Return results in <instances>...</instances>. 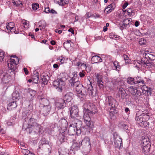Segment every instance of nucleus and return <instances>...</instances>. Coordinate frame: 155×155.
I'll return each instance as SVG.
<instances>
[{"label": "nucleus", "instance_id": "1", "mask_svg": "<svg viewBox=\"0 0 155 155\" xmlns=\"http://www.w3.org/2000/svg\"><path fill=\"white\" fill-rule=\"evenodd\" d=\"M135 119L138 124L143 128H151L153 125V122L150 120L149 115L143 113L140 115L136 114Z\"/></svg>", "mask_w": 155, "mask_h": 155}, {"label": "nucleus", "instance_id": "2", "mask_svg": "<svg viewBox=\"0 0 155 155\" xmlns=\"http://www.w3.org/2000/svg\"><path fill=\"white\" fill-rule=\"evenodd\" d=\"M140 146L142 152L145 154H148L150 151L151 143L147 136H142L140 141Z\"/></svg>", "mask_w": 155, "mask_h": 155}, {"label": "nucleus", "instance_id": "3", "mask_svg": "<svg viewBox=\"0 0 155 155\" xmlns=\"http://www.w3.org/2000/svg\"><path fill=\"white\" fill-rule=\"evenodd\" d=\"M81 122L78 121L76 123L75 127L70 125L68 128V133L69 135H74L77 134L78 135L80 134L81 132L82 129L80 128L81 126Z\"/></svg>", "mask_w": 155, "mask_h": 155}, {"label": "nucleus", "instance_id": "4", "mask_svg": "<svg viewBox=\"0 0 155 155\" xmlns=\"http://www.w3.org/2000/svg\"><path fill=\"white\" fill-rule=\"evenodd\" d=\"M66 80V78H61L59 79H58L53 82V85L57 89L58 91L61 92L63 88L65 86V81Z\"/></svg>", "mask_w": 155, "mask_h": 155}, {"label": "nucleus", "instance_id": "5", "mask_svg": "<svg viewBox=\"0 0 155 155\" xmlns=\"http://www.w3.org/2000/svg\"><path fill=\"white\" fill-rule=\"evenodd\" d=\"M19 59H16V60L14 59H9L7 61L9 71L11 72L16 71L17 69V65L18 64Z\"/></svg>", "mask_w": 155, "mask_h": 155}, {"label": "nucleus", "instance_id": "6", "mask_svg": "<svg viewBox=\"0 0 155 155\" xmlns=\"http://www.w3.org/2000/svg\"><path fill=\"white\" fill-rule=\"evenodd\" d=\"M81 145L82 146L83 151L86 153H88L90 151L91 143L89 138L87 137H85L82 140Z\"/></svg>", "mask_w": 155, "mask_h": 155}, {"label": "nucleus", "instance_id": "7", "mask_svg": "<svg viewBox=\"0 0 155 155\" xmlns=\"http://www.w3.org/2000/svg\"><path fill=\"white\" fill-rule=\"evenodd\" d=\"M39 148L43 150L42 155H49L51 153L52 148L49 144L40 145Z\"/></svg>", "mask_w": 155, "mask_h": 155}, {"label": "nucleus", "instance_id": "8", "mask_svg": "<svg viewBox=\"0 0 155 155\" xmlns=\"http://www.w3.org/2000/svg\"><path fill=\"white\" fill-rule=\"evenodd\" d=\"M87 93L90 97H93L97 95V89L95 87H93L91 82H90L89 84L87 85Z\"/></svg>", "mask_w": 155, "mask_h": 155}, {"label": "nucleus", "instance_id": "9", "mask_svg": "<svg viewBox=\"0 0 155 155\" xmlns=\"http://www.w3.org/2000/svg\"><path fill=\"white\" fill-rule=\"evenodd\" d=\"M114 138V143L115 147L118 148H120L122 145V139L118 136L116 132H114L113 133Z\"/></svg>", "mask_w": 155, "mask_h": 155}, {"label": "nucleus", "instance_id": "10", "mask_svg": "<svg viewBox=\"0 0 155 155\" xmlns=\"http://www.w3.org/2000/svg\"><path fill=\"white\" fill-rule=\"evenodd\" d=\"M86 104L87 108L84 109V111L89 113L90 115L94 114L97 112L96 107L92 103H89Z\"/></svg>", "mask_w": 155, "mask_h": 155}, {"label": "nucleus", "instance_id": "11", "mask_svg": "<svg viewBox=\"0 0 155 155\" xmlns=\"http://www.w3.org/2000/svg\"><path fill=\"white\" fill-rule=\"evenodd\" d=\"M85 112L84 115V121L87 126L90 128H92L94 127V124L93 122L91 121V119L90 116V115H91L89 113Z\"/></svg>", "mask_w": 155, "mask_h": 155}, {"label": "nucleus", "instance_id": "12", "mask_svg": "<svg viewBox=\"0 0 155 155\" xmlns=\"http://www.w3.org/2000/svg\"><path fill=\"white\" fill-rule=\"evenodd\" d=\"M42 130V127L39 124L36 127H34L27 131L30 134L32 133L33 134H41Z\"/></svg>", "mask_w": 155, "mask_h": 155}, {"label": "nucleus", "instance_id": "13", "mask_svg": "<svg viewBox=\"0 0 155 155\" xmlns=\"http://www.w3.org/2000/svg\"><path fill=\"white\" fill-rule=\"evenodd\" d=\"M56 107L59 109H62L66 106H68V104L62 98L58 99L55 103Z\"/></svg>", "mask_w": 155, "mask_h": 155}, {"label": "nucleus", "instance_id": "14", "mask_svg": "<svg viewBox=\"0 0 155 155\" xmlns=\"http://www.w3.org/2000/svg\"><path fill=\"white\" fill-rule=\"evenodd\" d=\"M107 103L112 108H116L118 105V104L115 99L111 96H108L106 99Z\"/></svg>", "mask_w": 155, "mask_h": 155}, {"label": "nucleus", "instance_id": "15", "mask_svg": "<svg viewBox=\"0 0 155 155\" xmlns=\"http://www.w3.org/2000/svg\"><path fill=\"white\" fill-rule=\"evenodd\" d=\"M38 124L37 120L33 118H30L28 123V126L26 129L27 131L35 127H36Z\"/></svg>", "mask_w": 155, "mask_h": 155}, {"label": "nucleus", "instance_id": "16", "mask_svg": "<svg viewBox=\"0 0 155 155\" xmlns=\"http://www.w3.org/2000/svg\"><path fill=\"white\" fill-rule=\"evenodd\" d=\"M51 105L43 106L41 108L40 113L45 117H46L49 114L51 110Z\"/></svg>", "mask_w": 155, "mask_h": 155}, {"label": "nucleus", "instance_id": "17", "mask_svg": "<svg viewBox=\"0 0 155 155\" xmlns=\"http://www.w3.org/2000/svg\"><path fill=\"white\" fill-rule=\"evenodd\" d=\"M78 110L75 106L71 107L70 110V116L72 118H76L78 115Z\"/></svg>", "mask_w": 155, "mask_h": 155}, {"label": "nucleus", "instance_id": "18", "mask_svg": "<svg viewBox=\"0 0 155 155\" xmlns=\"http://www.w3.org/2000/svg\"><path fill=\"white\" fill-rule=\"evenodd\" d=\"M73 93L71 92H68L64 96L63 99L68 104L73 99Z\"/></svg>", "mask_w": 155, "mask_h": 155}, {"label": "nucleus", "instance_id": "19", "mask_svg": "<svg viewBox=\"0 0 155 155\" xmlns=\"http://www.w3.org/2000/svg\"><path fill=\"white\" fill-rule=\"evenodd\" d=\"M7 76V74L3 72L2 71H0V78H1L3 83L5 84L9 82V80L8 79Z\"/></svg>", "mask_w": 155, "mask_h": 155}, {"label": "nucleus", "instance_id": "20", "mask_svg": "<svg viewBox=\"0 0 155 155\" xmlns=\"http://www.w3.org/2000/svg\"><path fill=\"white\" fill-rule=\"evenodd\" d=\"M67 134L65 131L60 133L58 137V139L60 142V144L65 142L67 140Z\"/></svg>", "mask_w": 155, "mask_h": 155}, {"label": "nucleus", "instance_id": "21", "mask_svg": "<svg viewBox=\"0 0 155 155\" xmlns=\"http://www.w3.org/2000/svg\"><path fill=\"white\" fill-rule=\"evenodd\" d=\"M118 94L120 97L123 99L125 98L127 95V94L126 92L125 91L123 88H119L118 92Z\"/></svg>", "mask_w": 155, "mask_h": 155}, {"label": "nucleus", "instance_id": "22", "mask_svg": "<svg viewBox=\"0 0 155 155\" xmlns=\"http://www.w3.org/2000/svg\"><path fill=\"white\" fill-rule=\"evenodd\" d=\"M79 143H80V142ZM80 147V143H78L75 140H74L73 144L71 146V148L74 151H77Z\"/></svg>", "mask_w": 155, "mask_h": 155}, {"label": "nucleus", "instance_id": "23", "mask_svg": "<svg viewBox=\"0 0 155 155\" xmlns=\"http://www.w3.org/2000/svg\"><path fill=\"white\" fill-rule=\"evenodd\" d=\"M59 5L62 6H65L68 4L69 0H55Z\"/></svg>", "mask_w": 155, "mask_h": 155}, {"label": "nucleus", "instance_id": "24", "mask_svg": "<svg viewBox=\"0 0 155 155\" xmlns=\"http://www.w3.org/2000/svg\"><path fill=\"white\" fill-rule=\"evenodd\" d=\"M86 89H87V87H82V89L79 93V94H81V95L82 96L81 97L83 99L85 98L86 95H87Z\"/></svg>", "mask_w": 155, "mask_h": 155}, {"label": "nucleus", "instance_id": "25", "mask_svg": "<svg viewBox=\"0 0 155 155\" xmlns=\"http://www.w3.org/2000/svg\"><path fill=\"white\" fill-rule=\"evenodd\" d=\"M49 80V77L48 75L43 76L41 78V84H47Z\"/></svg>", "mask_w": 155, "mask_h": 155}, {"label": "nucleus", "instance_id": "26", "mask_svg": "<svg viewBox=\"0 0 155 155\" xmlns=\"http://www.w3.org/2000/svg\"><path fill=\"white\" fill-rule=\"evenodd\" d=\"M137 87H134L133 86H131L129 87L128 90L129 92L132 95H134L135 94L136 91H137Z\"/></svg>", "mask_w": 155, "mask_h": 155}, {"label": "nucleus", "instance_id": "27", "mask_svg": "<svg viewBox=\"0 0 155 155\" xmlns=\"http://www.w3.org/2000/svg\"><path fill=\"white\" fill-rule=\"evenodd\" d=\"M38 74V73L37 74H35L32 76V82L34 84H37L38 83L39 77Z\"/></svg>", "mask_w": 155, "mask_h": 155}, {"label": "nucleus", "instance_id": "28", "mask_svg": "<svg viewBox=\"0 0 155 155\" xmlns=\"http://www.w3.org/2000/svg\"><path fill=\"white\" fill-rule=\"evenodd\" d=\"M40 102L41 104L43 105V106H46L49 105H51L49 101L47 98L44 99Z\"/></svg>", "mask_w": 155, "mask_h": 155}, {"label": "nucleus", "instance_id": "29", "mask_svg": "<svg viewBox=\"0 0 155 155\" xmlns=\"http://www.w3.org/2000/svg\"><path fill=\"white\" fill-rule=\"evenodd\" d=\"M135 94L134 96L137 97H140V96L143 95L144 94V91H143L142 92H141L139 89L137 90V91H136Z\"/></svg>", "mask_w": 155, "mask_h": 155}, {"label": "nucleus", "instance_id": "30", "mask_svg": "<svg viewBox=\"0 0 155 155\" xmlns=\"http://www.w3.org/2000/svg\"><path fill=\"white\" fill-rule=\"evenodd\" d=\"M19 96V94L18 91H16L14 92L12 94L13 100H15L17 99L18 98Z\"/></svg>", "mask_w": 155, "mask_h": 155}, {"label": "nucleus", "instance_id": "31", "mask_svg": "<svg viewBox=\"0 0 155 155\" xmlns=\"http://www.w3.org/2000/svg\"><path fill=\"white\" fill-rule=\"evenodd\" d=\"M143 59H140L141 60V63L142 64H146L147 66H148V67H151V66L152 65V64H151V63L150 62V61L149 60H147L146 61H145V60H143Z\"/></svg>", "mask_w": 155, "mask_h": 155}, {"label": "nucleus", "instance_id": "32", "mask_svg": "<svg viewBox=\"0 0 155 155\" xmlns=\"http://www.w3.org/2000/svg\"><path fill=\"white\" fill-rule=\"evenodd\" d=\"M71 40H68L67 41L64 42L63 43V46L65 49L68 48L70 47H71Z\"/></svg>", "mask_w": 155, "mask_h": 155}, {"label": "nucleus", "instance_id": "33", "mask_svg": "<svg viewBox=\"0 0 155 155\" xmlns=\"http://www.w3.org/2000/svg\"><path fill=\"white\" fill-rule=\"evenodd\" d=\"M5 31L10 33L11 32H14L15 34H17L19 33L18 31L16 30V28L14 27L8 29V30H6Z\"/></svg>", "mask_w": 155, "mask_h": 155}, {"label": "nucleus", "instance_id": "34", "mask_svg": "<svg viewBox=\"0 0 155 155\" xmlns=\"http://www.w3.org/2000/svg\"><path fill=\"white\" fill-rule=\"evenodd\" d=\"M60 121L61 123V126L66 128L68 126V123L65 119H62Z\"/></svg>", "mask_w": 155, "mask_h": 155}, {"label": "nucleus", "instance_id": "35", "mask_svg": "<svg viewBox=\"0 0 155 155\" xmlns=\"http://www.w3.org/2000/svg\"><path fill=\"white\" fill-rule=\"evenodd\" d=\"M103 82L101 80L97 78V85L100 89H103L104 88V86L103 84Z\"/></svg>", "mask_w": 155, "mask_h": 155}, {"label": "nucleus", "instance_id": "36", "mask_svg": "<svg viewBox=\"0 0 155 155\" xmlns=\"http://www.w3.org/2000/svg\"><path fill=\"white\" fill-rule=\"evenodd\" d=\"M119 126L121 128L124 129H127L128 126L125 122H121L119 124Z\"/></svg>", "mask_w": 155, "mask_h": 155}, {"label": "nucleus", "instance_id": "37", "mask_svg": "<svg viewBox=\"0 0 155 155\" xmlns=\"http://www.w3.org/2000/svg\"><path fill=\"white\" fill-rule=\"evenodd\" d=\"M8 105V106L11 107L12 108H15L17 106L16 101L11 102L9 103Z\"/></svg>", "mask_w": 155, "mask_h": 155}, {"label": "nucleus", "instance_id": "38", "mask_svg": "<svg viewBox=\"0 0 155 155\" xmlns=\"http://www.w3.org/2000/svg\"><path fill=\"white\" fill-rule=\"evenodd\" d=\"M14 26L15 24L14 23L10 22L9 23H8L6 26V28L7 29L6 30L8 31V29H10V28H12L14 27Z\"/></svg>", "mask_w": 155, "mask_h": 155}, {"label": "nucleus", "instance_id": "39", "mask_svg": "<svg viewBox=\"0 0 155 155\" xmlns=\"http://www.w3.org/2000/svg\"><path fill=\"white\" fill-rule=\"evenodd\" d=\"M102 61V59H99V60H98V59H91V63L93 64L101 62Z\"/></svg>", "mask_w": 155, "mask_h": 155}, {"label": "nucleus", "instance_id": "40", "mask_svg": "<svg viewBox=\"0 0 155 155\" xmlns=\"http://www.w3.org/2000/svg\"><path fill=\"white\" fill-rule=\"evenodd\" d=\"M109 37L110 38L116 39L117 38H119V36L117 35H114L113 33H111L109 34Z\"/></svg>", "mask_w": 155, "mask_h": 155}, {"label": "nucleus", "instance_id": "41", "mask_svg": "<svg viewBox=\"0 0 155 155\" xmlns=\"http://www.w3.org/2000/svg\"><path fill=\"white\" fill-rule=\"evenodd\" d=\"M134 84H137L138 83L140 82V81L142 80L141 78L139 77H137L134 78Z\"/></svg>", "mask_w": 155, "mask_h": 155}, {"label": "nucleus", "instance_id": "42", "mask_svg": "<svg viewBox=\"0 0 155 155\" xmlns=\"http://www.w3.org/2000/svg\"><path fill=\"white\" fill-rule=\"evenodd\" d=\"M146 89L144 90V93L145 94L146 91L147 93H148L149 94H151L152 92L151 88L150 87H146Z\"/></svg>", "mask_w": 155, "mask_h": 155}, {"label": "nucleus", "instance_id": "43", "mask_svg": "<svg viewBox=\"0 0 155 155\" xmlns=\"http://www.w3.org/2000/svg\"><path fill=\"white\" fill-rule=\"evenodd\" d=\"M46 25V23L43 21L41 22V24L39 25L40 30H42L45 29Z\"/></svg>", "mask_w": 155, "mask_h": 155}, {"label": "nucleus", "instance_id": "44", "mask_svg": "<svg viewBox=\"0 0 155 155\" xmlns=\"http://www.w3.org/2000/svg\"><path fill=\"white\" fill-rule=\"evenodd\" d=\"M36 91L33 90H30L29 92V94L30 95L31 97V99L32 97H33L34 96H35L36 94Z\"/></svg>", "mask_w": 155, "mask_h": 155}, {"label": "nucleus", "instance_id": "45", "mask_svg": "<svg viewBox=\"0 0 155 155\" xmlns=\"http://www.w3.org/2000/svg\"><path fill=\"white\" fill-rule=\"evenodd\" d=\"M76 65L78 67H79L80 66H81V67L83 66L84 67V68L85 69H86L87 67L85 64H84V63H82L80 61H79L77 62Z\"/></svg>", "mask_w": 155, "mask_h": 155}, {"label": "nucleus", "instance_id": "46", "mask_svg": "<svg viewBox=\"0 0 155 155\" xmlns=\"http://www.w3.org/2000/svg\"><path fill=\"white\" fill-rule=\"evenodd\" d=\"M39 7V5L38 3H34L32 5V8L35 10L37 9Z\"/></svg>", "mask_w": 155, "mask_h": 155}, {"label": "nucleus", "instance_id": "47", "mask_svg": "<svg viewBox=\"0 0 155 155\" xmlns=\"http://www.w3.org/2000/svg\"><path fill=\"white\" fill-rule=\"evenodd\" d=\"M134 78H129L127 80V82L128 84H132L133 83L134 84Z\"/></svg>", "mask_w": 155, "mask_h": 155}, {"label": "nucleus", "instance_id": "48", "mask_svg": "<svg viewBox=\"0 0 155 155\" xmlns=\"http://www.w3.org/2000/svg\"><path fill=\"white\" fill-rule=\"evenodd\" d=\"M83 87V86L80 84L77 86H76L75 88L76 91H77V92L79 93L82 89V87Z\"/></svg>", "mask_w": 155, "mask_h": 155}, {"label": "nucleus", "instance_id": "49", "mask_svg": "<svg viewBox=\"0 0 155 155\" xmlns=\"http://www.w3.org/2000/svg\"><path fill=\"white\" fill-rule=\"evenodd\" d=\"M13 3L16 6H19L20 5H22V2L20 1H14L13 2Z\"/></svg>", "mask_w": 155, "mask_h": 155}, {"label": "nucleus", "instance_id": "50", "mask_svg": "<svg viewBox=\"0 0 155 155\" xmlns=\"http://www.w3.org/2000/svg\"><path fill=\"white\" fill-rule=\"evenodd\" d=\"M94 57H97L99 58H105L106 57H107V58L110 57V56L109 55H108L107 56H105L104 54L101 55V56H97V55H93L92 56V58H94Z\"/></svg>", "mask_w": 155, "mask_h": 155}, {"label": "nucleus", "instance_id": "51", "mask_svg": "<svg viewBox=\"0 0 155 155\" xmlns=\"http://www.w3.org/2000/svg\"><path fill=\"white\" fill-rule=\"evenodd\" d=\"M127 11V14L129 15H132V13L134 12V10L130 8H129L127 9L126 10ZM126 11V10L125 11Z\"/></svg>", "mask_w": 155, "mask_h": 155}, {"label": "nucleus", "instance_id": "52", "mask_svg": "<svg viewBox=\"0 0 155 155\" xmlns=\"http://www.w3.org/2000/svg\"><path fill=\"white\" fill-rule=\"evenodd\" d=\"M38 98L39 99L40 102L42 101L45 99L46 98L45 95L41 94L38 96Z\"/></svg>", "mask_w": 155, "mask_h": 155}, {"label": "nucleus", "instance_id": "53", "mask_svg": "<svg viewBox=\"0 0 155 155\" xmlns=\"http://www.w3.org/2000/svg\"><path fill=\"white\" fill-rule=\"evenodd\" d=\"M22 152L25 155H28L30 151L28 150L24 149L22 150Z\"/></svg>", "mask_w": 155, "mask_h": 155}, {"label": "nucleus", "instance_id": "54", "mask_svg": "<svg viewBox=\"0 0 155 155\" xmlns=\"http://www.w3.org/2000/svg\"><path fill=\"white\" fill-rule=\"evenodd\" d=\"M76 80L75 78L73 77L70 80H69V83H70L71 86H74V82Z\"/></svg>", "mask_w": 155, "mask_h": 155}, {"label": "nucleus", "instance_id": "55", "mask_svg": "<svg viewBox=\"0 0 155 155\" xmlns=\"http://www.w3.org/2000/svg\"><path fill=\"white\" fill-rule=\"evenodd\" d=\"M129 25L128 23H124L121 26H120V29L123 30L124 28H126L127 26V25Z\"/></svg>", "mask_w": 155, "mask_h": 155}, {"label": "nucleus", "instance_id": "56", "mask_svg": "<svg viewBox=\"0 0 155 155\" xmlns=\"http://www.w3.org/2000/svg\"><path fill=\"white\" fill-rule=\"evenodd\" d=\"M146 42V41L143 39L141 38L139 40V43L140 45H144Z\"/></svg>", "mask_w": 155, "mask_h": 155}, {"label": "nucleus", "instance_id": "57", "mask_svg": "<svg viewBox=\"0 0 155 155\" xmlns=\"http://www.w3.org/2000/svg\"><path fill=\"white\" fill-rule=\"evenodd\" d=\"M137 84H138V86L139 87L143 86L144 85V81L143 79H142Z\"/></svg>", "mask_w": 155, "mask_h": 155}, {"label": "nucleus", "instance_id": "58", "mask_svg": "<svg viewBox=\"0 0 155 155\" xmlns=\"http://www.w3.org/2000/svg\"><path fill=\"white\" fill-rule=\"evenodd\" d=\"M74 86H72L73 87H76V86H78L79 84H80V82L76 80L75 81H74Z\"/></svg>", "mask_w": 155, "mask_h": 155}, {"label": "nucleus", "instance_id": "59", "mask_svg": "<svg viewBox=\"0 0 155 155\" xmlns=\"http://www.w3.org/2000/svg\"><path fill=\"white\" fill-rule=\"evenodd\" d=\"M74 86H72L73 87H76V86H78L79 84H80V82L76 80L75 81H74Z\"/></svg>", "mask_w": 155, "mask_h": 155}, {"label": "nucleus", "instance_id": "60", "mask_svg": "<svg viewBox=\"0 0 155 155\" xmlns=\"http://www.w3.org/2000/svg\"><path fill=\"white\" fill-rule=\"evenodd\" d=\"M131 59H124L125 62L128 64H131L132 63V62Z\"/></svg>", "mask_w": 155, "mask_h": 155}, {"label": "nucleus", "instance_id": "61", "mask_svg": "<svg viewBox=\"0 0 155 155\" xmlns=\"http://www.w3.org/2000/svg\"><path fill=\"white\" fill-rule=\"evenodd\" d=\"M60 59H61L60 60L61 64H62L65 63H66V61L68 59H58L57 61Z\"/></svg>", "mask_w": 155, "mask_h": 155}, {"label": "nucleus", "instance_id": "62", "mask_svg": "<svg viewBox=\"0 0 155 155\" xmlns=\"http://www.w3.org/2000/svg\"><path fill=\"white\" fill-rule=\"evenodd\" d=\"M22 24L24 25V27L25 28H29L28 24L27 23V22L25 21H22Z\"/></svg>", "mask_w": 155, "mask_h": 155}, {"label": "nucleus", "instance_id": "63", "mask_svg": "<svg viewBox=\"0 0 155 155\" xmlns=\"http://www.w3.org/2000/svg\"><path fill=\"white\" fill-rule=\"evenodd\" d=\"M4 54L5 53L3 51L0 50V58H4L5 56Z\"/></svg>", "mask_w": 155, "mask_h": 155}, {"label": "nucleus", "instance_id": "64", "mask_svg": "<svg viewBox=\"0 0 155 155\" xmlns=\"http://www.w3.org/2000/svg\"><path fill=\"white\" fill-rule=\"evenodd\" d=\"M92 15V14L90 12H87L85 15V17L86 18H90Z\"/></svg>", "mask_w": 155, "mask_h": 155}]
</instances>
